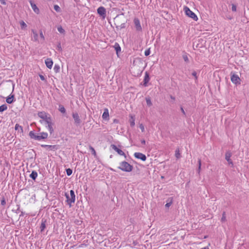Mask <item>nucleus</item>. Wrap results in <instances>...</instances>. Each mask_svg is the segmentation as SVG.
Returning a JSON list of instances; mask_svg holds the SVG:
<instances>
[{"instance_id":"f257e3e1","label":"nucleus","mask_w":249,"mask_h":249,"mask_svg":"<svg viewBox=\"0 0 249 249\" xmlns=\"http://www.w3.org/2000/svg\"><path fill=\"white\" fill-rule=\"evenodd\" d=\"M118 168L121 170L126 172H131L133 168L132 165L125 161L120 162V165Z\"/></svg>"},{"instance_id":"f03ea898","label":"nucleus","mask_w":249,"mask_h":249,"mask_svg":"<svg viewBox=\"0 0 249 249\" xmlns=\"http://www.w3.org/2000/svg\"><path fill=\"white\" fill-rule=\"evenodd\" d=\"M38 116L42 119L40 121L41 124L45 123L46 124L51 121L50 115L44 111L39 112Z\"/></svg>"},{"instance_id":"7ed1b4c3","label":"nucleus","mask_w":249,"mask_h":249,"mask_svg":"<svg viewBox=\"0 0 249 249\" xmlns=\"http://www.w3.org/2000/svg\"><path fill=\"white\" fill-rule=\"evenodd\" d=\"M65 196L67 198V202L68 204L71 206L72 203L75 202V196L74 194V192L73 190L70 191V195L69 196L67 193L65 194Z\"/></svg>"},{"instance_id":"20e7f679","label":"nucleus","mask_w":249,"mask_h":249,"mask_svg":"<svg viewBox=\"0 0 249 249\" xmlns=\"http://www.w3.org/2000/svg\"><path fill=\"white\" fill-rule=\"evenodd\" d=\"M183 10L185 13V14L189 17L192 18L195 21L198 20V18L196 15L192 12L187 6H184Z\"/></svg>"},{"instance_id":"39448f33","label":"nucleus","mask_w":249,"mask_h":249,"mask_svg":"<svg viewBox=\"0 0 249 249\" xmlns=\"http://www.w3.org/2000/svg\"><path fill=\"white\" fill-rule=\"evenodd\" d=\"M134 23L136 30L138 32H141L142 31V28L139 19L137 18H135L134 19Z\"/></svg>"},{"instance_id":"423d86ee","label":"nucleus","mask_w":249,"mask_h":249,"mask_svg":"<svg viewBox=\"0 0 249 249\" xmlns=\"http://www.w3.org/2000/svg\"><path fill=\"white\" fill-rule=\"evenodd\" d=\"M231 81L235 84H240V79L237 74H233L231 75Z\"/></svg>"},{"instance_id":"0eeeda50","label":"nucleus","mask_w":249,"mask_h":249,"mask_svg":"<svg viewBox=\"0 0 249 249\" xmlns=\"http://www.w3.org/2000/svg\"><path fill=\"white\" fill-rule=\"evenodd\" d=\"M134 156L136 158L140 159L142 161H145L146 160V156L142 153L136 152L134 153Z\"/></svg>"},{"instance_id":"6e6552de","label":"nucleus","mask_w":249,"mask_h":249,"mask_svg":"<svg viewBox=\"0 0 249 249\" xmlns=\"http://www.w3.org/2000/svg\"><path fill=\"white\" fill-rule=\"evenodd\" d=\"M111 147L114 150L117 152L119 155H120V156H124L125 158H126V155L125 153L122 150L118 148L115 145L112 144L111 145Z\"/></svg>"},{"instance_id":"1a4fd4ad","label":"nucleus","mask_w":249,"mask_h":249,"mask_svg":"<svg viewBox=\"0 0 249 249\" xmlns=\"http://www.w3.org/2000/svg\"><path fill=\"white\" fill-rule=\"evenodd\" d=\"M72 115L74 119L75 124H80L81 123V120L80 119L78 114L77 113H73Z\"/></svg>"},{"instance_id":"9d476101","label":"nucleus","mask_w":249,"mask_h":249,"mask_svg":"<svg viewBox=\"0 0 249 249\" xmlns=\"http://www.w3.org/2000/svg\"><path fill=\"white\" fill-rule=\"evenodd\" d=\"M48 133L46 132H41L37 135V140L46 139L48 137Z\"/></svg>"},{"instance_id":"9b49d317","label":"nucleus","mask_w":249,"mask_h":249,"mask_svg":"<svg viewBox=\"0 0 249 249\" xmlns=\"http://www.w3.org/2000/svg\"><path fill=\"white\" fill-rule=\"evenodd\" d=\"M97 13L100 15L105 17L106 13V9L103 6L99 7L97 9Z\"/></svg>"},{"instance_id":"f8f14e48","label":"nucleus","mask_w":249,"mask_h":249,"mask_svg":"<svg viewBox=\"0 0 249 249\" xmlns=\"http://www.w3.org/2000/svg\"><path fill=\"white\" fill-rule=\"evenodd\" d=\"M30 3L31 4V6L33 10V11L36 14H39V10L38 8V7L36 6V4L34 3L33 2L32 0L30 1Z\"/></svg>"},{"instance_id":"ddd939ff","label":"nucleus","mask_w":249,"mask_h":249,"mask_svg":"<svg viewBox=\"0 0 249 249\" xmlns=\"http://www.w3.org/2000/svg\"><path fill=\"white\" fill-rule=\"evenodd\" d=\"M45 64L47 68L51 69L52 68L53 65V62L52 59L51 58H47L45 60Z\"/></svg>"},{"instance_id":"4468645a","label":"nucleus","mask_w":249,"mask_h":249,"mask_svg":"<svg viewBox=\"0 0 249 249\" xmlns=\"http://www.w3.org/2000/svg\"><path fill=\"white\" fill-rule=\"evenodd\" d=\"M102 118L103 119L105 120H109V113H108V110L107 108L104 109V111L103 112V114L102 115Z\"/></svg>"},{"instance_id":"2eb2a0df","label":"nucleus","mask_w":249,"mask_h":249,"mask_svg":"<svg viewBox=\"0 0 249 249\" xmlns=\"http://www.w3.org/2000/svg\"><path fill=\"white\" fill-rule=\"evenodd\" d=\"M113 47L116 52V53H117V55L118 56V53L119 52H121V50L120 45L118 43L116 42L114 44Z\"/></svg>"},{"instance_id":"dca6fc26","label":"nucleus","mask_w":249,"mask_h":249,"mask_svg":"<svg viewBox=\"0 0 249 249\" xmlns=\"http://www.w3.org/2000/svg\"><path fill=\"white\" fill-rule=\"evenodd\" d=\"M48 125V129L49 131L50 134H52L53 132V124L52 122H50L49 123L46 124Z\"/></svg>"},{"instance_id":"f3484780","label":"nucleus","mask_w":249,"mask_h":249,"mask_svg":"<svg viewBox=\"0 0 249 249\" xmlns=\"http://www.w3.org/2000/svg\"><path fill=\"white\" fill-rule=\"evenodd\" d=\"M14 95H10L6 99V101L8 104H11L14 101Z\"/></svg>"},{"instance_id":"a211bd4d","label":"nucleus","mask_w":249,"mask_h":249,"mask_svg":"<svg viewBox=\"0 0 249 249\" xmlns=\"http://www.w3.org/2000/svg\"><path fill=\"white\" fill-rule=\"evenodd\" d=\"M231 155L230 153L226 154L225 159L228 161L229 164H233L232 161L231 159Z\"/></svg>"},{"instance_id":"6ab92c4d","label":"nucleus","mask_w":249,"mask_h":249,"mask_svg":"<svg viewBox=\"0 0 249 249\" xmlns=\"http://www.w3.org/2000/svg\"><path fill=\"white\" fill-rule=\"evenodd\" d=\"M29 135L31 138L37 140V135H36L34 131H30L29 132Z\"/></svg>"},{"instance_id":"aec40b11","label":"nucleus","mask_w":249,"mask_h":249,"mask_svg":"<svg viewBox=\"0 0 249 249\" xmlns=\"http://www.w3.org/2000/svg\"><path fill=\"white\" fill-rule=\"evenodd\" d=\"M130 125H131V126L133 127L135 125V118H134V117L132 115H130Z\"/></svg>"},{"instance_id":"412c9836","label":"nucleus","mask_w":249,"mask_h":249,"mask_svg":"<svg viewBox=\"0 0 249 249\" xmlns=\"http://www.w3.org/2000/svg\"><path fill=\"white\" fill-rule=\"evenodd\" d=\"M30 176L32 179L35 180L37 177V173L36 171H32Z\"/></svg>"},{"instance_id":"4be33fe9","label":"nucleus","mask_w":249,"mask_h":249,"mask_svg":"<svg viewBox=\"0 0 249 249\" xmlns=\"http://www.w3.org/2000/svg\"><path fill=\"white\" fill-rule=\"evenodd\" d=\"M32 32L34 35V38L35 41H37L38 40V34L37 33L34 31V30H32Z\"/></svg>"},{"instance_id":"5701e85b","label":"nucleus","mask_w":249,"mask_h":249,"mask_svg":"<svg viewBox=\"0 0 249 249\" xmlns=\"http://www.w3.org/2000/svg\"><path fill=\"white\" fill-rule=\"evenodd\" d=\"M7 109V105L4 104L0 106V112H3Z\"/></svg>"},{"instance_id":"b1692460","label":"nucleus","mask_w":249,"mask_h":249,"mask_svg":"<svg viewBox=\"0 0 249 249\" xmlns=\"http://www.w3.org/2000/svg\"><path fill=\"white\" fill-rule=\"evenodd\" d=\"M149 81V76L147 73H146V74L145 75L144 79V85L145 86H146V84L147 82H148Z\"/></svg>"},{"instance_id":"393cba45","label":"nucleus","mask_w":249,"mask_h":249,"mask_svg":"<svg viewBox=\"0 0 249 249\" xmlns=\"http://www.w3.org/2000/svg\"><path fill=\"white\" fill-rule=\"evenodd\" d=\"M57 30L58 31L61 33V34H64L65 33V30L62 27V26H59L57 27Z\"/></svg>"},{"instance_id":"a878e982","label":"nucleus","mask_w":249,"mask_h":249,"mask_svg":"<svg viewBox=\"0 0 249 249\" xmlns=\"http://www.w3.org/2000/svg\"><path fill=\"white\" fill-rule=\"evenodd\" d=\"M59 110L62 113L66 112V109L63 106H59Z\"/></svg>"},{"instance_id":"bb28decb","label":"nucleus","mask_w":249,"mask_h":249,"mask_svg":"<svg viewBox=\"0 0 249 249\" xmlns=\"http://www.w3.org/2000/svg\"><path fill=\"white\" fill-rule=\"evenodd\" d=\"M175 156L177 159H179L180 157V154L179 149H177L175 151Z\"/></svg>"},{"instance_id":"cd10ccee","label":"nucleus","mask_w":249,"mask_h":249,"mask_svg":"<svg viewBox=\"0 0 249 249\" xmlns=\"http://www.w3.org/2000/svg\"><path fill=\"white\" fill-rule=\"evenodd\" d=\"M20 25L22 29H24L27 27L26 24L22 20L20 22Z\"/></svg>"},{"instance_id":"c85d7f7f","label":"nucleus","mask_w":249,"mask_h":249,"mask_svg":"<svg viewBox=\"0 0 249 249\" xmlns=\"http://www.w3.org/2000/svg\"><path fill=\"white\" fill-rule=\"evenodd\" d=\"M53 70L55 72H58L60 70V67L58 65H55L54 66Z\"/></svg>"},{"instance_id":"c756f323","label":"nucleus","mask_w":249,"mask_h":249,"mask_svg":"<svg viewBox=\"0 0 249 249\" xmlns=\"http://www.w3.org/2000/svg\"><path fill=\"white\" fill-rule=\"evenodd\" d=\"M89 149H90L91 153L94 155V156L96 157V152L95 149L92 146H90Z\"/></svg>"},{"instance_id":"7c9ffc66","label":"nucleus","mask_w":249,"mask_h":249,"mask_svg":"<svg viewBox=\"0 0 249 249\" xmlns=\"http://www.w3.org/2000/svg\"><path fill=\"white\" fill-rule=\"evenodd\" d=\"M46 227V225L45 222H42L40 226V230L41 231H42L44 230L45 228Z\"/></svg>"},{"instance_id":"2f4dec72","label":"nucleus","mask_w":249,"mask_h":249,"mask_svg":"<svg viewBox=\"0 0 249 249\" xmlns=\"http://www.w3.org/2000/svg\"><path fill=\"white\" fill-rule=\"evenodd\" d=\"M226 221V213L225 212L223 213L222 217L221 218V221L224 222Z\"/></svg>"},{"instance_id":"473e14b6","label":"nucleus","mask_w":249,"mask_h":249,"mask_svg":"<svg viewBox=\"0 0 249 249\" xmlns=\"http://www.w3.org/2000/svg\"><path fill=\"white\" fill-rule=\"evenodd\" d=\"M54 9L56 11V12H60V8L59 7V6L57 5H54Z\"/></svg>"},{"instance_id":"72a5a7b5","label":"nucleus","mask_w":249,"mask_h":249,"mask_svg":"<svg viewBox=\"0 0 249 249\" xmlns=\"http://www.w3.org/2000/svg\"><path fill=\"white\" fill-rule=\"evenodd\" d=\"M139 126H140V128L141 129L142 132H144L145 131V128H144V126L143 125V124H140Z\"/></svg>"},{"instance_id":"f704fd0d","label":"nucleus","mask_w":249,"mask_h":249,"mask_svg":"<svg viewBox=\"0 0 249 249\" xmlns=\"http://www.w3.org/2000/svg\"><path fill=\"white\" fill-rule=\"evenodd\" d=\"M146 101L148 106H151L152 105V102L150 98H146Z\"/></svg>"},{"instance_id":"c9c22d12","label":"nucleus","mask_w":249,"mask_h":249,"mask_svg":"<svg viewBox=\"0 0 249 249\" xmlns=\"http://www.w3.org/2000/svg\"><path fill=\"white\" fill-rule=\"evenodd\" d=\"M66 173L68 176H70L72 174V170L69 168L66 170Z\"/></svg>"},{"instance_id":"e433bc0d","label":"nucleus","mask_w":249,"mask_h":249,"mask_svg":"<svg viewBox=\"0 0 249 249\" xmlns=\"http://www.w3.org/2000/svg\"><path fill=\"white\" fill-rule=\"evenodd\" d=\"M15 128L16 130H18L19 128H20L21 130L22 129V127L20 125H19L18 124H16Z\"/></svg>"},{"instance_id":"4c0bfd02","label":"nucleus","mask_w":249,"mask_h":249,"mask_svg":"<svg viewBox=\"0 0 249 249\" xmlns=\"http://www.w3.org/2000/svg\"><path fill=\"white\" fill-rule=\"evenodd\" d=\"M1 204L4 206L6 204V201L4 198H3L1 201Z\"/></svg>"},{"instance_id":"58836bf2","label":"nucleus","mask_w":249,"mask_h":249,"mask_svg":"<svg viewBox=\"0 0 249 249\" xmlns=\"http://www.w3.org/2000/svg\"><path fill=\"white\" fill-rule=\"evenodd\" d=\"M150 54V51L149 50H146L144 52V54L146 55V56H148Z\"/></svg>"},{"instance_id":"ea45409f","label":"nucleus","mask_w":249,"mask_h":249,"mask_svg":"<svg viewBox=\"0 0 249 249\" xmlns=\"http://www.w3.org/2000/svg\"><path fill=\"white\" fill-rule=\"evenodd\" d=\"M40 36L41 37V38H42V39H43V40H44L45 37H44V35H43V33H42V31H41V32H40Z\"/></svg>"},{"instance_id":"a19ab883","label":"nucleus","mask_w":249,"mask_h":249,"mask_svg":"<svg viewBox=\"0 0 249 249\" xmlns=\"http://www.w3.org/2000/svg\"><path fill=\"white\" fill-rule=\"evenodd\" d=\"M39 77L41 79V80L42 81H45V78L44 77V76L41 74H40L39 75Z\"/></svg>"},{"instance_id":"79ce46f5","label":"nucleus","mask_w":249,"mask_h":249,"mask_svg":"<svg viewBox=\"0 0 249 249\" xmlns=\"http://www.w3.org/2000/svg\"><path fill=\"white\" fill-rule=\"evenodd\" d=\"M192 75L195 77L196 79H197V74H196V71H194L193 73H192Z\"/></svg>"},{"instance_id":"37998d69","label":"nucleus","mask_w":249,"mask_h":249,"mask_svg":"<svg viewBox=\"0 0 249 249\" xmlns=\"http://www.w3.org/2000/svg\"><path fill=\"white\" fill-rule=\"evenodd\" d=\"M42 147H53L54 148L55 146V145H42Z\"/></svg>"},{"instance_id":"c03bdc74","label":"nucleus","mask_w":249,"mask_h":249,"mask_svg":"<svg viewBox=\"0 0 249 249\" xmlns=\"http://www.w3.org/2000/svg\"><path fill=\"white\" fill-rule=\"evenodd\" d=\"M0 1L2 4L5 5L6 4L5 0H0Z\"/></svg>"},{"instance_id":"a18cd8bd","label":"nucleus","mask_w":249,"mask_h":249,"mask_svg":"<svg viewBox=\"0 0 249 249\" xmlns=\"http://www.w3.org/2000/svg\"><path fill=\"white\" fill-rule=\"evenodd\" d=\"M172 204V202H169V203H167L166 204H165V206L166 207H170Z\"/></svg>"},{"instance_id":"49530a36","label":"nucleus","mask_w":249,"mask_h":249,"mask_svg":"<svg viewBox=\"0 0 249 249\" xmlns=\"http://www.w3.org/2000/svg\"><path fill=\"white\" fill-rule=\"evenodd\" d=\"M141 143L142 144H145V141L144 140H142L141 141Z\"/></svg>"},{"instance_id":"de8ad7c7","label":"nucleus","mask_w":249,"mask_h":249,"mask_svg":"<svg viewBox=\"0 0 249 249\" xmlns=\"http://www.w3.org/2000/svg\"><path fill=\"white\" fill-rule=\"evenodd\" d=\"M232 11H235L236 10V7L234 5L232 6Z\"/></svg>"},{"instance_id":"09e8293b","label":"nucleus","mask_w":249,"mask_h":249,"mask_svg":"<svg viewBox=\"0 0 249 249\" xmlns=\"http://www.w3.org/2000/svg\"><path fill=\"white\" fill-rule=\"evenodd\" d=\"M200 170H201V166H198V173H200Z\"/></svg>"},{"instance_id":"8fccbe9b","label":"nucleus","mask_w":249,"mask_h":249,"mask_svg":"<svg viewBox=\"0 0 249 249\" xmlns=\"http://www.w3.org/2000/svg\"><path fill=\"white\" fill-rule=\"evenodd\" d=\"M201 160L199 159L198 160V166H201Z\"/></svg>"},{"instance_id":"3c124183","label":"nucleus","mask_w":249,"mask_h":249,"mask_svg":"<svg viewBox=\"0 0 249 249\" xmlns=\"http://www.w3.org/2000/svg\"><path fill=\"white\" fill-rule=\"evenodd\" d=\"M181 111H182V112H183V114H185V111L183 110V108H181Z\"/></svg>"},{"instance_id":"603ef678","label":"nucleus","mask_w":249,"mask_h":249,"mask_svg":"<svg viewBox=\"0 0 249 249\" xmlns=\"http://www.w3.org/2000/svg\"><path fill=\"white\" fill-rule=\"evenodd\" d=\"M201 249H209L208 247H204L203 248H201Z\"/></svg>"},{"instance_id":"864d4df0","label":"nucleus","mask_w":249,"mask_h":249,"mask_svg":"<svg viewBox=\"0 0 249 249\" xmlns=\"http://www.w3.org/2000/svg\"><path fill=\"white\" fill-rule=\"evenodd\" d=\"M113 122H114V123H118V120H117L115 119V120H114Z\"/></svg>"},{"instance_id":"5fc2aeb1","label":"nucleus","mask_w":249,"mask_h":249,"mask_svg":"<svg viewBox=\"0 0 249 249\" xmlns=\"http://www.w3.org/2000/svg\"><path fill=\"white\" fill-rule=\"evenodd\" d=\"M207 238V236H205L204 238Z\"/></svg>"}]
</instances>
